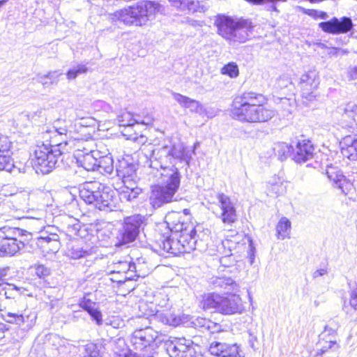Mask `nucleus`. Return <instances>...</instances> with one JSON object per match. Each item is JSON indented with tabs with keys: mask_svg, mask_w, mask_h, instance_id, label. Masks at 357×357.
<instances>
[{
	"mask_svg": "<svg viewBox=\"0 0 357 357\" xmlns=\"http://www.w3.org/2000/svg\"><path fill=\"white\" fill-rule=\"evenodd\" d=\"M163 8L154 1H142L136 5L118 10L109 15V20L121 22L126 26H142L155 19L158 13H162Z\"/></svg>",
	"mask_w": 357,
	"mask_h": 357,
	"instance_id": "1",
	"label": "nucleus"
},
{
	"mask_svg": "<svg viewBox=\"0 0 357 357\" xmlns=\"http://www.w3.org/2000/svg\"><path fill=\"white\" fill-rule=\"evenodd\" d=\"M160 174L162 179V184L153 186L149 197L150 204L155 208L176 201L175 194L181 183L178 167H175V165L162 170Z\"/></svg>",
	"mask_w": 357,
	"mask_h": 357,
	"instance_id": "2",
	"label": "nucleus"
},
{
	"mask_svg": "<svg viewBox=\"0 0 357 357\" xmlns=\"http://www.w3.org/2000/svg\"><path fill=\"white\" fill-rule=\"evenodd\" d=\"M192 155L182 144L172 146H164L152 150L150 166L154 169L165 170L172 165L177 167L178 163H185L189 166Z\"/></svg>",
	"mask_w": 357,
	"mask_h": 357,
	"instance_id": "3",
	"label": "nucleus"
},
{
	"mask_svg": "<svg viewBox=\"0 0 357 357\" xmlns=\"http://www.w3.org/2000/svg\"><path fill=\"white\" fill-rule=\"evenodd\" d=\"M220 36L230 44L245 43L252 35L253 25L248 20H234L225 15H218L215 20Z\"/></svg>",
	"mask_w": 357,
	"mask_h": 357,
	"instance_id": "4",
	"label": "nucleus"
},
{
	"mask_svg": "<svg viewBox=\"0 0 357 357\" xmlns=\"http://www.w3.org/2000/svg\"><path fill=\"white\" fill-rule=\"evenodd\" d=\"M23 292L22 287L8 282L0 283V311L6 308V304L12 305L13 303L16 304L15 307H11V311L6 312L3 315V319L10 324H20L24 322L23 312L25 310V305L20 301V296Z\"/></svg>",
	"mask_w": 357,
	"mask_h": 357,
	"instance_id": "5",
	"label": "nucleus"
},
{
	"mask_svg": "<svg viewBox=\"0 0 357 357\" xmlns=\"http://www.w3.org/2000/svg\"><path fill=\"white\" fill-rule=\"evenodd\" d=\"M210 204L212 212L224 224L231 225L237 220L235 204L228 195L222 192L215 193V199L211 198Z\"/></svg>",
	"mask_w": 357,
	"mask_h": 357,
	"instance_id": "6",
	"label": "nucleus"
},
{
	"mask_svg": "<svg viewBox=\"0 0 357 357\" xmlns=\"http://www.w3.org/2000/svg\"><path fill=\"white\" fill-rule=\"evenodd\" d=\"M35 165L40 167V170L44 173H49L54 169L59 158L63 154V151L54 149L51 146L43 143L38 145L34 152Z\"/></svg>",
	"mask_w": 357,
	"mask_h": 357,
	"instance_id": "7",
	"label": "nucleus"
},
{
	"mask_svg": "<svg viewBox=\"0 0 357 357\" xmlns=\"http://www.w3.org/2000/svg\"><path fill=\"white\" fill-rule=\"evenodd\" d=\"M275 115V111L260 102L243 111L237 110L233 118L243 122L264 123L271 120Z\"/></svg>",
	"mask_w": 357,
	"mask_h": 357,
	"instance_id": "8",
	"label": "nucleus"
},
{
	"mask_svg": "<svg viewBox=\"0 0 357 357\" xmlns=\"http://www.w3.org/2000/svg\"><path fill=\"white\" fill-rule=\"evenodd\" d=\"M12 144L8 137L0 134V171L17 175L24 172V167L22 169L14 164L12 158Z\"/></svg>",
	"mask_w": 357,
	"mask_h": 357,
	"instance_id": "9",
	"label": "nucleus"
},
{
	"mask_svg": "<svg viewBox=\"0 0 357 357\" xmlns=\"http://www.w3.org/2000/svg\"><path fill=\"white\" fill-rule=\"evenodd\" d=\"M319 84V76L316 70H309L301 75L299 86L302 98L306 102L312 101L317 97V89Z\"/></svg>",
	"mask_w": 357,
	"mask_h": 357,
	"instance_id": "10",
	"label": "nucleus"
},
{
	"mask_svg": "<svg viewBox=\"0 0 357 357\" xmlns=\"http://www.w3.org/2000/svg\"><path fill=\"white\" fill-rule=\"evenodd\" d=\"M319 27L324 32L331 34L347 33L350 31L354 24L350 17H342L340 18L333 17L326 22L319 24Z\"/></svg>",
	"mask_w": 357,
	"mask_h": 357,
	"instance_id": "11",
	"label": "nucleus"
},
{
	"mask_svg": "<svg viewBox=\"0 0 357 357\" xmlns=\"http://www.w3.org/2000/svg\"><path fill=\"white\" fill-rule=\"evenodd\" d=\"M158 337V332L151 327L136 330L132 333L130 342L135 349L142 351L151 345Z\"/></svg>",
	"mask_w": 357,
	"mask_h": 357,
	"instance_id": "12",
	"label": "nucleus"
},
{
	"mask_svg": "<svg viewBox=\"0 0 357 357\" xmlns=\"http://www.w3.org/2000/svg\"><path fill=\"white\" fill-rule=\"evenodd\" d=\"M100 193L94 207L100 211H112L116 208L118 199L114 190L101 183Z\"/></svg>",
	"mask_w": 357,
	"mask_h": 357,
	"instance_id": "13",
	"label": "nucleus"
},
{
	"mask_svg": "<svg viewBox=\"0 0 357 357\" xmlns=\"http://www.w3.org/2000/svg\"><path fill=\"white\" fill-rule=\"evenodd\" d=\"M142 218L139 215L128 217L120 232V241L122 244L129 243L135 240L139 232Z\"/></svg>",
	"mask_w": 357,
	"mask_h": 357,
	"instance_id": "14",
	"label": "nucleus"
},
{
	"mask_svg": "<svg viewBox=\"0 0 357 357\" xmlns=\"http://www.w3.org/2000/svg\"><path fill=\"white\" fill-rule=\"evenodd\" d=\"M167 350L170 357H203L191 347L190 340L185 338L172 342Z\"/></svg>",
	"mask_w": 357,
	"mask_h": 357,
	"instance_id": "15",
	"label": "nucleus"
},
{
	"mask_svg": "<svg viewBox=\"0 0 357 357\" xmlns=\"http://www.w3.org/2000/svg\"><path fill=\"white\" fill-rule=\"evenodd\" d=\"M244 310L241 298L237 293H231L228 296H222L219 312L223 314H241Z\"/></svg>",
	"mask_w": 357,
	"mask_h": 357,
	"instance_id": "16",
	"label": "nucleus"
},
{
	"mask_svg": "<svg viewBox=\"0 0 357 357\" xmlns=\"http://www.w3.org/2000/svg\"><path fill=\"white\" fill-rule=\"evenodd\" d=\"M264 96L254 92H245L240 97H237L233 102L231 115L235 114L237 110L243 111L254 105L264 102Z\"/></svg>",
	"mask_w": 357,
	"mask_h": 357,
	"instance_id": "17",
	"label": "nucleus"
},
{
	"mask_svg": "<svg viewBox=\"0 0 357 357\" xmlns=\"http://www.w3.org/2000/svg\"><path fill=\"white\" fill-rule=\"evenodd\" d=\"M101 183L97 181L85 182L79 187V197L86 204L93 206L100 193Z\"/></svg>",
	"mask_w": 357,
	"mask_h": 357,
	"instance_id": "18",
	"label": "nucleus"
},
{
	"mask_svg": "<svg viewBox=\"0 0 357 357\" xmlns=\"http://www.w3.org/2000/svg\"><path fill=\"white\" fill-rule=\"evenodd\" d=\"M293 159L297 163H303L314 157V147L310 140L298 141L296 145Z\"/></svg>",
	"mask_w": 357,
	"mask_h": 357,
	"instance_id": "19",
	"label": "nucleus"
},
{
	"mask_svg": "<svg viewBox=\"0 0 357 357\" xmlns=\"http://www.w3.org/2000/svg\"><path fill=\"white\" fill-rule=\"evenodd\" d=\"M210 284L213 289L227 294L238 293L240 290L239 284L231 277L225 275L211 278Z\"/></svg>",
	"mask_w": 357,
	"mask_h": 357,
	"instance_id": "20",
	"label": "nucleus"
},
{
	"mask_svg": "<svg viewBox=\"0 0 357 357\" xmlns=\"http://www.w3.org/2000/svg\"><path fill=\"white\" fill-rule=\"evenodd\" d=\"M342 114L341 125L351 132L357 130V105L354 102L346 104L342 108H340Z\"/></svg>",
	"mask_w": 357,
	"mask_h": 357,
	"instance_id": "21",
	"label": "nucleus"
},
{
	"mask_svg": "<svg viewBox=\"0 0 357 357\" xmlns=\"http://www.w3.org/2000/svg\"><path fill=\"white\" fill-rule=\"evenodd\" d=\"M198 227L192 228L188 231L185 227V229L181 231L178 235L180 243L183 253L190 252L191 251L197 249L198 245L197 239L199 235L197 234Z\"/></svg>",
	"mask_w": 357,
	"mask_h": 357,
	"instance_id": "22",
	"label": "nucleus"
},
{
	"mask_svg": "<svg viewBox=\"0 0 357 357\" xmlns=\"http://www.w3.org/2000/svg\"><path fill=\"white\" fill-rule=\"evenodd\" d=\"M43 139L47 142L49 146H51L54 149H58L63 151V153L69 152L68 145L66 144V142H69L70 137L67 134H60L57 132L51 131L47 130L43 133Z\"/></svg>",
	"mask_w": 357,
	"mask_h": 357,
	"instance_id": "23",
	"label": "nucleus"
},
{
	"mask_svg": "<svg viewBox=\"0 0 357 357\" xmlns=\"http://www.w3.org/2000/svg\"><path fill=\"white\" fill-rule=\"evenodd\" d=\"M209 351L217 357H243L239 354L238 347L236 344L229 345L213 342L211 344Z\"/></svg>",
	"mask_w": 357,
	"mask_h": 357,
	"instance_id": "24",
	"label": "nucleus"
},
{
	"mask_svg": "<svg viewBox=\"0 0 357 357\" xmlns=\"http://www.w3.org/2000/svg\"><path fill=\"white\" fill-rule=\"evenodd\" d=\"M117 176L121 178L123 184L135 183L136 167L132 163H129L126 160L119 161L116 169Z\"/></svg>",
	"mask_w": 357,
	"mask_h": 357,
	"instance_id": "25",
	"label": "nucleus"
},
{
	"mask_svg": "<svg viewBox=\"0 0 357 357\" xmlns=\"http://www.w3.org/2000/svg\"><path fill=\"white\" fill-rule=\"evenodd\" d=\"M342 155L350 160H357V138L347 135L340 142Z\"/></svg>",
	"mask_w": 357,
	"mask_h": 357,
	"instance_id": "26",
	"label": "nucleus"
},
{
	"mask_svg": "<svg viewBox=\"0 0 357 357\" xmlns=\"http://www.w3.org/2000/svg\"><path fill=\"white\" fill-rule=\"evenodd\" d=\"M238 241L235 240H226L222 242V245L223 248H227L228 250L225 252V255L220 257V263L222 266L230 267L235 264L237 261L234 257L235 253L233 251L238 250Z\"/></svg>",
	"mask_w": 357,
	"mask_h": 357,
	"instance_id": "27",
	"label": "nucleus"
},
{
	"mask_svg": "<svg viewBox=\"0 0 357 357\" xmlns=\"http://www.w3.org/2000/svg\"><path fill=\"white\" fill-rule=\"evenodd\" d=\"M24 247L21 239L0 241V257L13 256Z\"/></svg>",
	"mask_w": 357,
	"mask_h": 357,
	"instance_id": "28",
	"label": "nucleus"
},
{
	"mask_svg": "<svg viewBox=\"0 0 357 357\" xmlns=\"http://www.w3.org/2000/svg\"><path fill=\"white\" fill-rule=\"evenodd\" d=\"M99 155V151H91L84 154L78 152L77 162L86 171H96Z\"/></svg>",
	"mask_w": 357,
	"mask_h": 357,
	"instance_id": "29",
	"label": "nucleus"
},
{
	"mask_svg": "<svg viewBox=\"0 0 357 357\" xmlns=\"http://www.w3.org/2000/svg\"><path fill=\"white\" fill-rule=\"evenodd\" d=\"M142 192V188L137 187L135 183L124 184L119 192V199L121 202H132L137 198Z\"/></svg>",
	"mask_w": 357,
	"mask_h": 357,
	"instance_id": "30",
	"label": "nucleus"
},
{
	"mask_svg": "<svg viewBox=\"0 0 357 357\" xmlns=\"http://www.w3.org/2000/svg\"><path fill=\"white\" fill-rule=\"evenodd\" d=\"M130 268H135V264H131L126 261H118L114 264V268L110 273L121 275L120 278L116 280V282H124L127 280H133V275H128Z\"/></svg>",
	"mask_w": 357,
	"mask_h": 357,
	"instance_id": "31",
	"label": "nucleus"
},
{
	"mask_svg": "<svg viewBox=\"0 0 357 357\" xmlns=\"http://www.w3.org/2000/svg\"><path fill=\"white\" fill-rule=\"evenodd\" d=\"M171 4L182 11L188 10L192 13L202 12L204 6H200L198 0H169Z\"/></svg>",
	"mask_w": 357,
	"mask_h": 357,
	"instance_id": "32",
	"label": "nucleus"
},
{
	"mask_svg": "<svg viewBox=\"0 0 357 357\" xmlns=\"http://www.w3.org/2000/svg\"><path fill=\"white\" fill-rule=\"evenodd\" d=\"M222 296L218 294H208L203 297L201 302L202 307L205 310H215L219 312L220 307Z\"/></svg>",
	"mask_w": 357,
	"mask_h": 357,
	"instance_id": "33",
	"label": "nucleus"
},
{
	"mask_svg": "<svg viewBox=\"0 0 357 357\" xmlns=\"http://www.w3.org/2000/svg\"><path fill=\"white\" fill-rule=\"evenodd\" d=\"M79 306L91 316L98 325H102V314L96 307L95 303L91 302L89 299L84 298L79 302Z\"/></svg>",
	"mask_w": 357,
	"mask_h": 357,
	"instance_id": "34",
	"label": "nucleus"
},
{
	"mask_svg": "<svg viewBox=\"0 0 357 357\" xmlns=\"http://www.w3.org/2000/svg\"><path fill=\"white\" fill-rule=\"evenodd\" d=\"M320 348H317V354L324 355V357H337V351L339 346L335 341H321Z\"/></svg>",
	"mask_w": 357,
	"mask_h": 357,
	"instance_id": "35",
	"label": "nucleus"
},
{
	"mask_svg": "<svg viewBox=\"0 0 357 357\" xmlns=\"http://www.w3.org/2000/svg\"><path fill=\"white\" fill-rule=\"evenodd\" d=\"M181 216L180 213L172 212L165 217L169 229L174 233L181 232L185 229L183 223L180 220Z\"/></svg>",
	"mask_w": 357,
	"mask_h": 357,
	"instance_id": "36",
	"label": "nucleus"
},
{
	"mask_svg": "<svg viewBox=\"0 0 357 357\" xmlns=\"http://www.w3.org/2000/svg\"><path fill=\"white\" fill-rule=\"evenodd\" d=\"M113 163L114 161L111 155H101L100 154L98 158L96 171H98L102 174H110L114 170Z\"/></svg>",
	"mask_w": 357,
	"mask_h": 357,
	"instance_id": "37",
	"label": "nucleus"
},
{
	"mask_svg": "<svg viewBox=\"0 0 357 357\" xmlns=\"http://www.w3.org/2000/svg\"><path fill=\"white\" fill-rule=\"evenodd\" d=\"M272 149L275 155L281 161L285 160L294 150L291 145L285 142L274 144Z\"/></svg>",
	"mask_w": 357,
	"mask_h": 357,
	"instance_id": "38",
	"label": "nucleus"
},
{
	"mask_svg": "<svg viewBox=\"0 0 357 357\" xmlns=\"http://www.w3.org/2000/svg\"><path fill=\"white\" fill-rule=\"evenodd\" d=\"M22 234V230L17 227L10 226L0 227V241L19 239Z\"/></svg>",
	"mask_w": 357,
	"mask_h": 357,
	"instance_id": "39",
	"label": "nucleus"
},
{
	"mask_svg": "<svg viewBox=\"0 0 357 357\" xmlns=\"http://www.w3.org/2000/svg\"><path fill=\"white\" fill-rule=\"evenodd\" d=\"M276 231L279 239L289 238L291 222L285 217L282 218L276 226Z\"/></svg>",
	"mask_w": 357,
	"mask_h": 357,
	"instance_id": "40",
	"label": "nucleus"
},
{
	"mask_svg": "<svg viewBox=\"0 0 357 357\" xmlns=\"http://www.w3.org/2000/svg\"><path fill=\"white\" fill-rule=\"evenodd\" d=\"M89 255V252L84 250L81 246L70 243L68 245L66 251V255L73 259H79L85 257Z\"/></svg>",
	"mask_w": 357,
	"mask_h": 357,
	"instance_id": "41",
	"label": "nucleus"
},
{
	"mask_svg": "<svg viewBox=\"0 0 357 357\" xmlns=\"http://www.w3.org/2000/svg\"><path fill=\"white\" fill-rule=\"evenodd\" d=\"M61 75L62 73L58 70L51 71L45 75H39L38 81L45 86L50 84H56Z\"/></svg>",
	"mask_w": 357,
	"mask_h": 357,
	"instance_id": "42",
	"label": "nucleus"
},
{
	"mask_svg": "<svg viewBox=\"0 0 357 357\" xmlns=\"http://www.w3.org/2000/svg\"><path fill=\"white\" fill-rule=\"evenodd\" d=\"M118 121L120 126L123 127H129L132 126L135 123H142V124H149L150 120L149 121H145L144 120H139L137 119H134L132 114L129 112L123 113L122 115L119 116Z\"/></svg>",
	"mask_w": 357,
	"mask_h": 357,
	"instance_id": "43",
	"label": "nucleus"
},
{
	"mask_svg": "<svg viewBox=\"0 0 357 357\" xmlns=\"http://www.w3.org/2000/svg\"><path fill=\"white\" fill-rule=\"evenodd\" d=\"M238 250L236 251V252H238L242 250H244L247 248L246 245L248 244V257L250 264H252L255 260V254H254V247L252 246V242L250 237L248 236H243L241 242L238 241Z\"/></svg>",
	"mask_w": 357,
	"mask_h": 357,
	"instance_id": "44",
	"label": "nucleus"
},
{
	"mask_svg": "<svg viewBox=\"0 0 357 357\" xmlns=\"http://www.w3.org/2000/svg\"><path fill=\"white\" fill-rule=\"evenodd\" d=\"M88 144H92V141L89 142L81 139H74L72 137H70L69 142H66V144L68 145V148L69 149V152L74 151L77 158L78 152H80L83 149V146L87 145Z\"/></svg>",
	"mask_w": 357,
	"mask_h": 357,
	"instance_id": "45",
	"label": "nucleus"
},
{
	"mask_svg": "<svg viewBox=\"0 0 357 357\" xmlns=\"http://www.w3.org/2000/svg\"><path fill=\"white\" fill-rule=\"evenodd\" d=\"M157 243L158 245L157 252H158L160 255H164L167 253L171 254L172 250L169 249V248L172 246L171 237L165 238L164 236H161Z\"/></svg>",
	"mask_w": 357,
	"mask_h": 357,
	"instance_id": "46",
	"label": "nucleus"
},
{
	"mask_svg": "<svg viewBox=\"0 0 357 357\" xmlns=\"http://www.w3.org/2000/svg\"><path fill=\"white\" fill-rule=\"evenodd\" d=\"M87 71L88 68L86 67V66L80 63L69 69L66 73V76L68 80H73L75 79L79 75L86 73Z\"/></svg>",
	"mask_w": 357,
	"mask_h": 357,
	"instance_id": "47",
	"label": "nucleus"
},
{
	"mask_svg": "<svg viewBox=\"0 0 357 357\" xmlns=\"http://www.w3.org/2000/svg\"><path fill=\"white\" fill-rule=\"evenodd\" d=\"M69 121L64 119H57L54 121L52 130L51 131L57 132L60 134L68 135L70 132L68 130Z\"/></svg>",
	"mask_w": 357,
	"mask_h": 357,
	"instance_id": "48",
	"label": "nucleus"
},
{
	"mask_svg": "<svg viewBox=\"0 0 357 357\" xmlns=\"http://www.w3.org/2000/svg\"><path fill=\"white\" fill-rule=\"evenodd\" d=\"M38 243H40L43 245V243H52V247L54 249L58 248L59 241H58V235L56 234H51L50 235H46L43 234L38 237Z\"/></svg>",
	"mask_w": 357,
	"mask_h": 357,
	"instance_id": "49",
	"label": "nucleus"
},
{
	"mask_svg": "<svg viewBox=\"0 0 357 357\" xmlns=\"http://www.w3.org/2000/svg\"><path fill=\"white\" fill-rule=\"evenodd\" d=\"M221 73L223 75H227L231 78H234L238 75V67L236 63L231 62L225 65L221 69Z\"/></svg>",
	"mask_w": 357,
	"mask_h": 357,
	"instance_id": "50",
	"label": "nucleus"
},
{
	"mask_svg": "<svg viewBox=\"0 0 357 357\" xmlns=\"http://www.w3.org/2000/svg\"><path fill=\"white\" fill-rule=\"evenodd\" d=\"M326 174L327 175L328 178L333 182L334 184H335L337 181H339L340 176H344L337 167L332 165L327 166L326 169Z\"/></svg>",
	"mask_w": 357,
	"mask_h": 357,
	"instance_id": "51",
	"label": "nucleus"
},
{
	"mask_svg": "<svg viewBox=\"0 0 357 357\" xmlns=\"http://www.w3.org/2000/svg\"><path fill=\"white\" fill-rule=\"evenodd\" d=\"M83 357H99V350L96 344L89 343L84 347Z\"/></svg>",
	"mask_w": 357,
	"mask_h": 357,
	"instance_id": "52",
	"label": "nucleus"
},
{
	"mask_svg": "<svg viewBox=\"0 0 357 357\" xmlns=\"http://www.w3.org/2000/svg\"><path fill=\"white\" fill-rule=\"evenodd\" d=\"M342 192L347 195L352 188V183L344 176H340L339 181H337L335 184Z\"/></svg>",
	"mask_w": 357,
	"mask_h": 357,
	"instance_id": "53",
	"label": "nucleus"
},
{
	"mask_svg": "<svg viewBox=\"0 0 357 357\" xmlns=\"http://www.w3.org/2000/svg\"><path fill=\"white\" fill-rule=\"evenodd\" d=\"M342 192L347 195L352 188V183L344 176H340L339 181H337L335 184Z\"/></svg>",
	"mask_w": 357,
	"mask_h": 357,
	"instance_id": "54",
	"label": "nucleus"
},
{
	"mask_svg": "<svg viewBox=\"0 0 357 357\" xmlns=\"http://www.w3.org/2000/svg\"><path fill=\"white\" fill-rule=\"evenodd\" d=\"M173 98L182 107L184 108H189L191 102H192L193 99L183 96L178 93H172Z\"/></svg>",
	"mask_w": 357,
	"mask_h": 357,
	"instance_id": "55",
	"label": "nucleus"
},
{
	"mask_svg": "<svg viewBox=\"0 0 357 357\" xmlns=\"http://www.w3.org/2000/svg\"><path fill=\"white\" fill-rule=\"evenodd\" d=\"M178 234H175V236L171 237L172 241V246L169 248L171 249V254L174 255H178L180 254H183L181 244L180 243L179 237L177 236Z\"/></svg>",
	"mask_w": 357,
	"mask_h": 357,
	"instance_id": "56",
	"label": "nucleus"
},
{
	"mask_svg": "<svg viewBox=\"0 0 357 357\" xmlns=\"http://www.w3.org/2000/svg\"><path fill=\"white\" fill-rule=\"evenodd\" d=\"M268 192L272 195L278 196L283 192V186L282 182L278 179V181L269 182L268 187Z\"/></svg>",
	"mask_w": 357,
	"mask_h": 357,
	"instance_id": "57",
	"label": "nucleus"
},
{
	"mask_svg": "<svg viewBox=\"0 0 357 357\" xmlns=\"http://www.w3.org/2000/svg\"><path fill=\"white\" fill-rule=\"evenodd\" d=\"M292 82L287 75H282L280 77L275 83V87L279 89H285L288 88H290L291 89L292 88Z\"/></svg>",
	"mask_w": 357,
	"mask_h": 357,
	"instance_id": "58",
	"label": "nucleus"
},
{
	"mask_svg": "<svg viewBox=\"0 0 357 357\" xmlns=\"http://www.w3.org/2000/svg\"><path fill=\"white\" fill-rule=\"evenodd\" d=\"M349 305L353 309L357 310V287L356 288L350 287Z\"/></svg>",
	"mask_w": 357,
	"mask_h": 357,
	"instance_id": "59",
	"label": "nucleus"
},
{
	"mask_svg": "<svg viewBox=\"0 0 357 357\" xmlns=\"http://www.w3.org/2000/svg\"><path fill=\"white\" fill-rule=\"evenodd\" d=\"M192 324L196 328L206 330L207 325L210 324V320L203 317H197L192 321Z\"/></svg>",
	"mask_w": 357,
	"mask_h": 357,
	"instance_id": "60",
	"label": "nucleus"
},
{
	"mask_svg": "<svg viewBox=\"0 0 357 357\" xmlns=\"http://www.w3.org/2000/svg\"><path fill=\"white\" fill-rule=\"evenodd\" d=\"M308 15L315 20H326L328 17L327 13L318 10H310L308 12Z\"/></svg>",
	"mask_w": 357,
	"mask_h": 357,
	"instance_id": "61",
	"label": "nucleus"
},
{
	"mask_svg": "<svg viewBox=\"0 0 357 357\" xmlns=\"http://www.w3.org/2000/svg\"><path fill=\"white\" fill-rule=\"evenodd\" d=\"M190 112L195 113H202L204 110V106L197 100H194L191 102L189 108Z\"/></svg>",
	"mask_w": 357,
	"mask_h": 357,
	"instance_id": "62",
	"label": "nucleus"
},
{
	"mask_svg": "<svg viewBox=\"0 0 357 357\" xmlns=\"http://www.w3.org/2000/svg\"><path fill=\"white\" fill-rule=\"evenodd\" d=\"M107 325L112 326L114 328H119L123 325V321L119 317H112L106 321Z\"/></svg>",
	"mask_w": 357,
	"mask_h": 357,
	"instance_id": "63",
	"label": "nucleus"
},
{
	"mask_svg": "<svg viewBox=\"0 0 357 357\" xmlns=\"http://www.w3.org/2000/svg\"><path fill=\"white\" fill-rule=\"evenodd\" d=\"M36 274L39 278H43L50 274V270L44 265H39L36 268Z\"/></svg>",
	"mask_w": 357,
	"mask_h": 357,
	"instance_id": "64",
	"label": "nucleus"
}]
</instances>
